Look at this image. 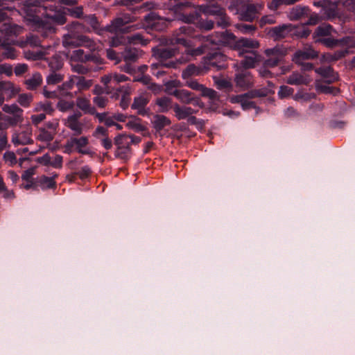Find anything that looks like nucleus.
<instances>
[{
	"instance_id": "obj_1",
	"label": "nucleus",
	"mask_w": 355,
	"mask_h": 355,
	"mask_svg": "<svg viewBox=\"0 0 355 355\" xmlns=\"http://www.w3.org/2000/svg\"><path fill=\"white\" fill-rule=\"evenodd\" d=\"M206 38V42L217 46H230L235 50H240L243 48L257 49L259 46V42L252 39L241 38L236 40V37L228 31L216 32L206 37L196 34L194 28L190 26H181L175 32V42L186 47L185 53L187 57L200 55L205 52V46L201 45L194 48V39Z\"/></svg>"
},
{
	"instance_id": "obj_2",
	"label": "nucleus",
	"mask_w": 355,
	"mask_h": 355,
	"mask_svg": "<svg viewBox=\"0 0 355 355\" xmlns=\"http://www.w3.org/2000/svg\"><path fill=\"white\" fill-rule=\"evenodd\" d=\"M153 55L159 60V63L151 64L152 74L159 77L165 73L164 68L176 69L180 64L187 62L189 58L184 59L183 57L175 60H168L178 53L176 48L155 46L152 49Z\"/></svg>"
},
{
	"instance_id": "obj_3",
	"label": "nucleus",
	"mask_w": 355,
	"mask_h": 355,
	"mask_svg": "<svg viewBox=\"0 0 355 355\" xmlns=\"http://www.w3.org/2000/svg\"><path fill=\"white\" fill-rule=\"evenodd\" d=\"M24 28L15 24H5L0 26V47L4 51L2 56L6 59L14 60L17 56L16 49L12 46L17 43V37Z\"/></svg>"
},
{
	"instance_id": "obj_4",
	"label": "nucleus",
	"mask_w": 355,
	"mask_h": 355,
	"mask_svg": "<svg viewBox=\"0 0 355 355\" xmlns=\"http://www.w3.org/2000/svg\"><path fill=\"white\" fill-rule=\"evenodd\" d=\"M176 19L187 24H196V26L201 30L209 31L214 26V22L212 20H204L201 18L200 12L196 9L193 3L182 13H179Z\"/></svg>"
},
{
	"instance_id": "obj_5",
	"label": "nucleus",
	"mask_w": 355,
	"mask_h": 355,
	"mask_svg": "<svg viewBox=\"0 0 355 355\" xmlns=\"http://www.w3.org/2000/svg\"><path fill=\"white\" fill-rule=\"evenodd\" d=\"M141 139L134 135H119L114 139V144L116 146L115 151L116 157L128 160L132 155L131 145L138 144Z\"/></svg>"
},
{
	"instance_id": "obj_6",
	"label": "nucleus",
	"mask_w": 355,
	"mask_h": 355,
	"mask_svg": "<svg viewBox=\"0 0 355 355\" xmlns=\"http://www.w3.org/2000/svg\"><path fill=\"white\" fill-rule=\"evenodd\" d=\"M129 80L128 77L117 73H112L101 77V83L105 86L107 94H111L112 98H118L122 93L123 87H118V84Z\"/></svg>"
},
{
	"instance_id": "obj_7",
	"label": "nucleus",
	"mask_w": 355,
	"mask_h": 355,
	"mask_svg": "<svg viewBox=\"0 0 355 355\" xmlns=\"http://www.w3.org/2000/svg\"><path fill=\"white\" fill-rule=\"evenodd\" d=\"M268 94L266 89H252L250 92L239 95H234L230 98L232 103H239L244 110L255 109L256 103L251 99L257 97H264Z\"/></svg>"
},
{
	"instance_id": "obj_8",
	"label": "nucleus",
	"mask_w": 355,
	"mask_h": 355,
	"mask_svg": "<svg viewBox=\"0 0 355 355\" xmlns=\"http://www.w3.org/2000/svg\"><path fill=\"white\" fill-rule=\"evenodd\" d=\"M206 73L210 70L218 71L227 67V57L218 51L209 53L201 61Z\"/></svg>"
},
{
	"instance_id": "obj_9",
	"label": "nucleus",
	"mask_w": 355,
	"mask_h": 355,
	"mask_svg": "<svg viewBox=\"0 0 355 355\" xmlns=\"http://www.w3.org/2000/svg\"><path fill=\"white\" fill-rule=\"evenodd\" d=\"M38 33L41 35V37L43 38H49L51 42L48 44L46 46H41L40 50H28L25 51V58L27 60H44L46 59V56L51 54V52H55V46L58 44V42L54 39L55 35H53L52 37H44L42 35L41 32L37 31Z\"/></svg>"
},
{
	"instance_id": "obj_10",
	"label": "nucleus",
	"mask_w": 355,
	"mask_h": 355,
	"mask_svg": "<svg viewBox=\"0 0 355 355\" xmlns=\"http://www.w3.org/2000/svg\"><path fill=\"white\" fill-rule=\"evenodd\" d=\"M171 21V19L162 17L155 12H150L144 17L141 27L150 28L156 31H163L167 28Z\"/></svg>"
},
{
	"instance_id": "obj_11",
	"label": "nucleus",
	"mask_w": 355,
	"mask_h": 355,
	"mask_svg": "<svg viewBox=\"0 0 355 355\" xmlns=\"http://www.w3.org/2000/svg\"><path fill=\"white\" fill-rule=\"evenodd\" d=\"M69 33L64 35L62 37V45L64 47L78 46L79 33L84 31V25L78 21H73L66 26Z\"/></svg>"
},
{
	"instance_id": "obj_12",
	"label": "nucleus",
	"mask_w": 355,
	"mask_h": 355,
	"mask_svg": "<svg viewBox=\"0 0 355 355\" xmlns=\"http://www.w3.org/2000/svg\"><path fill=\"white\" fill-rule=\"evenodd\" d=\"M76 85L74 76H71L69 79L64 82L60 86L58 87V91L49 92L46 89H44V94L46 98H52L55 97H67L73 99L76 95L77 92H72L71 90Z\"/></svg>"
},
{
	"instance_id": "obj_13",
	"label": "nucleus",
	"mask_w": 355,
	"mask_h": 355,
	"mask_svg": "<svg viewBox=\"0 0 355 355\" xmlns=\"http://www.w3.org/2000/svg\"><path fill=\"white\" fill-rule=\"evenodd\" d=\"M136 21V18L130 14H124L121 17L114 19L110 25L105 27V32L112 33H116L117 32H129L130 28L137 29L139 28L138 25L132 26L126 28V30H123V27L130 23Z\"/></svg>"
},
{
	"instance_id": "obj_14",
	"label": "nucleus",
	"mask_w": 355,
	"mask_h": 355,
	"mask_svg": "<svg viewBox=\"0 0 355 355\" xmlns=\"http://www.w3.org/2000/svg\"><path fill=\"white\" fill-rule=\"evenodd\" d=\"M88 144L89 139L87 137H71L65 144L64 152L71 153L73 150H76L80 154L89 155L90 150Z\"/></svg>"
},
{
	"instance_id": "obj_15",
	"label": "nucleus",
	"mask_w": 355,
	"mask_h": 355,
	"mask_svg": "<svg viewBox=\"0 0 355 355\" xmlns=\"http://www.w3.org/2000/svg\"><path fill=\"white\" fill-rule=\"evenodd\" d=\"M318 57V53L311 48H306L303 50L297 51L293 57V61L296 64L302 65L304 70L309 71L313 69V65L311 63L303 62Z\"/></svg>"
},
{
	"instance_id": "obj_16",
	"label": "nucleus",
	"mask_w": 355,
	"mask_h": 355,
	"mask_svg": "<svg viewBox=\"0 0 355 355\" xmlns=\"http://www.w3.org/2000/svg\"><path fill=\"white\" fill-rule=\"evenodd\" d=\"M293 24H284L272 27L268 31V35L275 41H279L287 37H292Z\"/></svg>"
},
{
	"instance_id": "obj_17",
	"label": "nucleus",
	"mask_w": 355,
	"mask_h": 355,
	"mask_svg": "<svg viewBox=\"0 0 355 355\" xmlns=\"http://www.w3.org/2000/svg\"><path fill=\"white\" fill-rule=\"evenodd\" d=\"M253 48H243L238 50L240 55H243L244 58L241 60V64L246 70L254 68L259 62V55Z\"/></svg>"
},
{
	"instance_id": "obj_18",
	"label": "nucleus",
	"mask_w": 355,
	"mask_h": 355,
	"mask_svg": "<svg viewBox=\"0 0 355 355\" xmlns=\"http://www.w3.org/2000/svg\"><path fill=\"white\" fill-rule=\"evenodd\" d=\"M234 82L236 87L242 90H245L253 86L254 78L250 71L243 70L235 75Z\"/></svg>"
},
{
	"instance_id": "obj_19",
	"label": "nucleus",
	"mask_w": 355,
	"mask_h": 355,
	"mask_svg": "<svg viewBox=\"0 0 355 355\" xmlns=\"http://www.w3.org/2000/svg\"><path fill=\"white\" fill-rule=\"evenodd\" d=\"M17 92V89L10 81H0V106L3 105L5 100L12 98Z\"/></svg>"
},
{
	"instance_id": "obj_20",
	"label": "nucleus",
	"mask_w": 355,
	"mask_h": 355,
	"mask_svg": "<svg viewBox=\"0 0 355 355\" xmlns=\"http://www.w3.org/2000/svg\"><path fill=\"white\" fill-rule=\"evenodd\" d=\"M70 62H81L87 63L88 62H93L94 63L98 62V58L93 53H85L83 49H77L73 51L69 56Z\"/></svg>"
},
{
	"instance_id": "obj_21",
	"label": "nucleus",
	"mask_w": 355,
	"mask_h": 355,
	"mask_svg": "<svg viewBox=\"0 0 355 355\" xmlns=\"http://www.w3.org/2000/svg\"><path fill=\"white\" fill-rule=\"evenodd\" d=\"M174 96L183 103H191L193 105H198L201 107L203 106V104L199 98L196 97L193 93L187 89L178 90L175 92V95Z\"/></svg>"
},
{
	"instance_id": "obj_22",
	"label": "nucleus",
	"mask_w": 355,
	"mask_h": 355,
	"mask_svg": "<svg viewBox=\"0 0 355 355\" xmlns=\"http://www.w3.org/2000/svg\"><path fill=\"white\" fill-rule=\"evenodd\" d=\"M192 0H168L167 3V8L169 10L173 12L175 17L182 13L184 9L190 7L192 5Z\"/></svg>"
},
{
	"instance_id": "obj_23",
	"label": "nucleus",
	"mask_w": 355,
	"mask_h": 355,
	"mask_svg": "<svg viewBox=\"0 0 355 355\" xmlns=\"http://www.w3.org/2000/svg\"><path fill=\"white\" fill-rule=\"evenodd\" d=\"M144 54L141 49L132 47H126L123 51L121 52V60L125 62H135Z\"/></svg>"
},
{
	"instance_id": "obj_24",
	"label": "nucleus",
	"mask_w": 355,
	"mask_h": 355,
	"mask_svg": "<svg viewBox=\"0 0 355 355\" xmlns=\"http://www.w3.org/2000/svg\"><path fill=\"white\" fill-rule=\"evenodd\" d=\"M58 177L57 173H52L51 177L42 175L36 179V184L42 189H55L57 187L55 179Z\"/></svg>"
},
{
	"instance_id": "obj_25",
	"label": "nucleus",
	"mask_w": 355,
	"mask_h": 355,
	"mask_svg": "<svg viewBox=\"0 0 355 355\" xmlns=\"http://www.w3.org/2000/svg\"><path fill=\"white\" fill-rule=\"evenodd\" d=\"M80 113H75L68 116L66 125L74 132L75 135H80L83 132V125L79 121Z\"/></svg>"
},
{
	"instance_id": "obj_26",
	"label": "nucleus",
	"mask_w": 355,
	"mask_h": 355,
	"mask_svg": "<svg viewBox=\"0 0 355 355\" xmlns=\"http://www.w3.org/2000/svg\"><path fill=\"white\" fill-rule=\"evenodd\" d=\"M316 7H321L324 10V14L329 18L334 17L336 15L337 6L335 3L329 0H319L313 2Z\"/></svg>"
},
{
	"instance_id": "obj_27",
	"label": "nucleus",
	"mask_w": 355,
	"mask_h": 355,
	"mask_svg": "<svg viewBox=\"0 0 355 355\" xmlns=\"http://www.w3.org/2000/svg\"><path fill=\"white\" fill-rule=\"evenodd\" d=\"M315 72L322 77L324 83L328 84L332 83L338 79V74L331 67H318L315 69Z\"/></svg>"
},
{
	"instance_id": "obj_28",
	"label": "nucleus",
	"mask_w": 355,
	"mask_h": 355,
	"mask_svg": "<svg viewBox=\"0 0 355 355\" xmlns=\"http://www.w3.org/2000/svg\"><path fill=\"white\" fill-rule=\"evenodd\" d=\"M205 73H207L206 71L201 63L199 66H196L194 64H190L184 70H183L182 73V78L184 80H188L191 79L192 76H201Z\"/></svg>"
},
{
	"instance_id": "obj_29",
	"label": "nucleus",
	"mask_w": 355,
	"mask_h": 355,
	"mask_svg": "<svg viewBox=\"0 0 355 355\" xmlns=\"http://www.w3.org/2000/svg\"><path fill=\"white\" fill-rule=\"evenodd\" d=\"M32 134L29 130H24L12 135V142L15 146L27 145L33 142Z\"/></svg>"
},
{
	"instance_id": "obj_30",
	"label": "nucleus",
	"mask_w": 355,
	"mask_h": 355,
	"mask_svg": "<svg viewBox=\"0 0 355 355\" xmlns=\"http://www.w3.org/2000/svg\"><path fill=\"white\" fill-rule=\"evenodd\" d=\"M225 9L221 7L220 5L215 4H207V5H200L198 6V12H202L207 15H212L215 16L216 18L223 14V12Z\"/></svg>"
},
{
	"instance_id": "obj_31",
	"label": "nucleus",
	"mask_w": 355,
	"mask_h": 355,
	"mask_svg": "<svg viewBox=\"0 0 355 355\" xmlns=\"http://www.w3.org/2000/svg\"><path fill=\"white\" fill-rule=\"evenodd\" d=\"M173 109L175 113V116L178 120L187 119L189 116H190V115L198 112L197 110H194L191 107L184 105L180 106L178 104L174 105Z\"/></svg>"
},
{
	"instance_id": "obj_32",
	"label": "nucleus",
	"mask_w": 355,
	"mask_h": 355,
	"mask_svg": "<svg viewBox=\"0 0 355 355\" xmlns=\"http://www.w3.org/2000/svg\"><path fill=\"white\" fill-rule=\"evenodd\" d=\"M311 10L307 6H297L291 9L288 17L291 20H299L308 17Z\"/></svg>"
},
{
	"instance_id": "obj_33",
	"label": "nucleus",
	"mask_w": 355,
	"mask_h": 355,
	"mask_svg": "<svg viewBox=\"0 0 355 355\" xmlns=\"http://www.w3.org/2000/svg\"><path fill=\"white\" fill-rule=\"evenodd\" d=\"M258 8L255 4H247L241 12V17L245 21H252L257 17Z\"/></svg>"
},
{
	"instance_id": "obj_34",
	"label": "nucleus",
	"mask_w": 355,
	"mask_h": 355,
	"mask_svg": "<svg viewBox=\"0 0 355 355\" xmlns=\"http://www.w3.org/2000/svg\"><path fill=\"white\" fill-rule=\"evenodd\" d=\"M55 53L49 58L46 56V59L44 61L46 62L48 66L50 69V71H60L64 65V59L62 55Z\"/></svg>"
},
{
	"instance_id": "obj_35",
	"label": "nucleus",
	"mask_w": 355,
	"mask_h": 355,
	"mask_svg": "<svg viewBox=\"0 0 355 355\" xmlns=\"http://www.w3.org/2000/svg\"><path fill=\"white\" fill-rule=\"evenodd\" d=\"M94 93L97 94V96L94 97L93 99L94 104L97 105L98 107H105L108 102L107 98L102 95L103 94H107L106 93L105 87L103 88L101 86L96 85L94 89Z\"/></svg>"
},
{
	"instance_id": "obj_36",
	"label": "nucleus",
	"mask_w": 355,
	"mask_h": 355,
	"mask_svg": "<svg viewBox=\"0 0 355 355\" xmlns=\"http://www.w3.org/2000/svg\"><path fill=\"white\" fill-rule=\"evenodd\" d=\"M85 21L89 24L93 31L98 35H102L105 31V28H101L100 23L94 15H86L84 17Z\"/></svg>"
},
{
	"instance_id": "obj_37",
	"label": "nucleus",
	"mask_w": 355,
	"mask_h": 355,
	"mask_svg": "<svg viewBox=\"0 0 355 355\" xmlns=\"http://www.w3.org/2000/svg\"><path fill=\"white\" fill-rule=\"evenodd\" d=\"M153 127L157 131H161L171 124V120L164 115L157 114L154 117Z\"/></svg>"
},
{
	"instance_id": "obj_38",
	"label": "nucleus",
	"mask_w": 355,
	"mask_h": 355,
	"mask_svg": "<svg viewBox=\"0 0 355 355\" xmlns=\"http://www.w3.org/2000/svg\"><path fill=\"white\" fill-rule=\"evenodd\" d=\"M287 83L290 85H307L309 80L306 77L298 72H293L287 79Z\"/></svg>"
},
{
	"instance_id": "obj_39",
	"label": "nucleus",
	"mask_w": 355,
	"mask_h": 355,
	"mask_svg": "<svg viewBox=\"0 0 355 355\" xmlns=\"http://www.w3.org/2000/svg\"><path fill=\"white\" fill-rule=\"evenodd\" d=\"M74 78L78 92L87 90L93 84L92 80H87L83 76H74Z\"/></svg>"
},
{
	"instance_id": "obj_40",
	"label": "nucleus",
	"mask_w": 355,
	"mask_h": 355,
	"mask_svg": "<svg viewBox=\"0 0 355 355\" xmlns=\"http://www.w3.org/2000/svg\"><path fill=\"white\" fill-rule=\"evenodd\" d=\"M76 105L85 113L94 114L95 112V108L91 105L89 100L86 98L78 97Z\"/></svg>"
},
{
	"instance_id": "obj_41",
	"label": "nucleus",
	"mask_w": 355,
	"mask_h": 355,
	"mask_svg": "<svg viewBox=\"0 0 355 355\" xmlns=\"http://www.w3.org/2000/svg\"><path fill=\"white\" fill-rule=\"evenodd\" d=\"M148 98L145 95H140L139 96L135 98L131 107L133 110H137L139 114H142V111L148 103Z\"/></svg>"
},
{
	"instance_id": "obj_42",
	"label": "nucleus",
	"mask_w": 355,
	"mask_h": 355,
	"mask_svg": "<svg viewBox=\"0 0 355 355\" xmlns=\"http://www.w3.org/2000/svg\"><path fill=\"white\" fill-rule=\"evenodd\" d=\"M264 53L267 57H279L282 59L286 53V49L283 46L277 45L273 48L266 49Z\"/></svg>"
},
{
	"instance_id": "obj_43",
	"label": "nucleus",
	"mask_w": 355,
	"mask_h": 355,
	"mask_svg": "<svg viewBox=\"0 0 355 355\" xmlns=\"http://www.w3.org/2000/svg\"><path fill=\"white\" fill-rule=\"evenodd\" d=\"M333 27L329 24L320 25L313 33V37L316 40L318 37L329 36L331 34Z\"/></svg>"
},
{
	"instance_id": "obj_44",
	"label": "nucleus",
	"mask_w": 355,
	"mask_h": 355,
	"mask_svg": "<svg viewBox=\"0 0 355 355\" xmlns=\"http://www.w3.org/2000/svg\"><path fill=\"white\" fill-rule=\"evenodd\" d=\"M42 83V75L39 73H34L30 78L26 80V85L28 89L33 90Z\"/></svg>"
},
{
	"instance_id": "obj_45",
	"label": "nucleus",
	"mask_w": 355,
	"mask_h": 355,
	"mask_svg": "<svg viewBox=\"0 0 355 355\" xmlns=\"http://www.w3.org/2000/svg\"><path fill=\"white\" fill-rule=\"evenodd\" d=\"M2 109L6 113L12 114L17 121L22 116L23 110L16 104L4 105Z\"/></svg>"
},
{
	"instance_id": "obj_46",
	"label": "nucleus",
	"mask_w": 355,
	"mask_h": 355,
	"mask_svg": "<svg viewBox=\"0 0 355 355\" xmlns=\"http://www.w3.org/2000/svg\"><path fill=\"white\" fill-rule=\"evenodd\" d=\"M217 89L226 92L232 91V83L230 80L223 78H214Z\"/></svg>"
},
{
	"instance_id": "obj_47",
	"label": "nucleus",
	"mask_w": 355,
	"mask_h": 355,
	"mask_svg": "<svg viewBox=\"0 0 355 355\" xmlns=\"http://www.w3.org/2000/svg\"><path fill=\"white\" fill-rule=\"evenodd\" d=\"M150 40L145 39L141 33H135L127 37V43L130 44H141L146 46Z\"/></svg>"
},
{
	"instance_id": "obj_48",
	"label": "nucleus",
	"mask_w": 355,
	"mask_h": 355,
	"mask_svg": "<svg viewBox=\"0 0 355 355\" xmlns=\"http://www.w3.org/2000/svg\"><path fill=\"white\" fill-rule=\"evenodd\" d=\"M79 46L88 48L91 51H94L98 49L97 44L89 37L80 35L78 36Z\"/></svg>"
},
{
	"instance_id": "obj_49",
	"label": "nucleus",
	"mask_w": 355,
	"mask_h": 355,
	"mask_svg": "<svg viewBox=\"0 0 355 355\" xmlns=\"http://www.w3.org/2000/svg\"><path fill=\"white\" fill-rule=\"evenodd\" d=\"M310 34L311 31L307 27L293 25L292 37L306 38Z\"/></svg>"
},
{
	"instance_id": "obj_50",
	"label": "nucleus",
	"mask_w": 355,
	"mask_h": 355,
	"mask_svg": "<svg viewBox=\"0 0 355 355\" xmlns=\"http://www.w3.org/2000/svg\"><path fill=\"white\" fill-rule=\"evenodd\" d=\"M64 79V75L59 73V71H51L49 75L46 77L48 85H55L61 83Z\"/></svg>"
},
{
	"instance_id": "obj_51",
	"label": "nucleus",
	"mask_w": 355,
	"mask_h": 355,
	"mask_svg": "<svg viewBox=\"0 0 355 355\" xmlns=\"http://www.w3.org/2000/svg\"><path fill=\"white\" fill-rule=\"evenodd\" d=\"M181 86V83L178 80H172L165 84L166 92L170 95L175 96V92L180 90L178 87Z\"/></svg>"
},
{
	"instance_id": "obj_52",
	"label": "nucleus",
	"mask_w": 355,
	"mask_h": 355,
	"mask_svg": "<svg viewBox=\"0 0 355 355\" xmlns=\"http://www.w3.org/2000/svg\"><path fill=\"white\" fill-rule=\"evenodd\" d=\"M71 70L79 74H87L91 69L86 65V63L73 62L71 63Z\"/></svg>"
},
{
	"instance_id": "obj_53",
	"label": "nucleus",
	"mask_w": 355,
	"mask_h": 355,
	"mask_svg": "<svg viewBox=\"0 0 355 355\" xmlns=\"http://www.w3.org/2000/svg\"><path fill=\"white\" fill-rule=\"evenodd\" d=\"M42 41L38 35H34L33 33H29L26 35V41L24 42L26 45H29L31 46H43L42 44Z\"/></svg>"
},
{
	"instance_id": "obj_54",
	"label": "nucleus",
	"mask_w": 355,
	"mask_h": 355,
	"mask_svg": "<svg viewBox=\"0 0 355 355\" xmlns=\"http://www.w3.org/2000/svg\"><path fill=\"white\" fill-rule=\"evenodd\" d=\"M157 105L160 107L161 112H167L171 107V100L168 97L163 96L157 98Z\"/></svg>"
},
{
	"instance_id": "obj_55",
	"label": "nucleus",
	"mask_w": 355,
	"mask_h": 355,
	"mask_svg": "<svg viewBox=\"0 0 355 355\" xmlns=\"http://www.w3.org/2000/svg\"><path fill=\"white\" fill-rule=\"evenodd\" d=\"M216 19L217 25L223 28H225L230 25V17L226 14L225 10L223 12V14L218 16Z\"/></svg>"
},
{
	"instance_id": "obj_56",
	"label": "nucleus",
	"mask_w": 355,
	"mask_h": 355,
	"mask_svg": "<svg viewBox=\"0 0 355 355\" xmlns=\"http://www.w3.org/2000/svg\"><path fill=\"white\" fill-rule=\"evenodd\" d=\"M55 134L52 133L49 130H46V128H41L40 129V133L38 135V138L40 140L49 142L52 141L54 138Z\"/></svg>"
},
{
	"instance_id": "obj_57",
	"label": "nucleus",
	"mask_w": 355,
	"mask_h": 355,
	"mask_svg": "<svg viewBox=\"0 0 355 355\" xmlns=\"http://www.w3.org/2000/svg\"><path fill=\"white\" fill-rule=\"evenodd\" d=\"M151 80V78L148 75L145 74H141L134 79V81L140 82L144 85H147L149 89H153L156 85L153 83Z\"/></svg>"
},
{
	"instance_id": "obj_58",
	"label": "nucleus",
	"mask_w": 355,
	"mask_h": 355,
	"mask_svg": "<svg viewBox=\"0 0 355 355\" xmlns=\"http://www.w3.org/2000/svg\"><path fill=\"white\" fill-rule=\"evenodd\" d=\"M317 87L318 90L324 94H331L333 95H336L339 93V89L336 87L329 86L328 85H318Z\"/></svg>"
},
{
	"instance_id": "obj_59",
	"label": "nucleus",
	"mask_w": 355,
	"mask_h": 355,
	"mask_svg": "<svg viewBox=\"0 0 355 355\" xmlns=\"http://www.w3.org/2000/svg\"><path fill=\"white\" fill-rule=\"evenodd\" d=\"M200 92L202 96L208 97L211 101L218 100L219 98L218 93L215 90L213 89L207 88L205 86Z\"/></svg>"
},
{
	"instance_id": "obj_60",
	"label": "nucleus",
	"mask_w": 355,
	"mask_h": 355,
	"mask_svg": "<svg viewBox=\"0 0 355 355\" xmlns=\"http://www.w3.org/2000/svg\"><path fill=\"white\" fill-rule=\"evenodd\" d=\"M73 105L74 103L72 101V99H71V101H64L60 99L58 103L57 107L59 109V110L62 112H65L72 109L73 107Z\"/></svg>"
},
{
	"instance_id": "obj_61",
	"label": "nucleus",
	"mask_w": 355,
	"mask_h": 355,
	"mask_svg": "<svg viewBox=\"0 0 355 355\" xmlns=\"http://www.w3.org/2000/svg\"><path fill=\"white\" fill-rule=\"evenodd\" d=\"M127 43V37L123 35H116L110 40V45L112 47H117Z\"/></svg>"
},
{
	"instance_id": "obj_62",
	"label": "nucleus",
	"mask_w": 355,
	"mask_h": 355,
	"mask_svg": "<svg viewBox=\"0 0 355 355\" xmlns=\"http://www.w3.org/2000/svg\"><path fill=\"white\" fill-rule=\"evenodd\" d=\"M3 159L10 166L15 165L17 162L15 154L11 151H7L4 153Z\"/></svg>"
},
{
	"instance_id": "obj_63",
	"label": "nucleus",
	"mask_w": 355,
	"mask_h": 355,
	"mask_svg": "<svg viewBox=\"0 0 355 355\" xmlns=\"http://www.w3.org/2000/svg\"><path fill=\"white\" fill-rule=\"evenodd\" d=\"M32 100V96L27 94H21L18 97V103L23 107L29 106Z\"/></svg>"
},
{
	"instance_id": "obj_64",
	"label": "nucleus",
	"mask_w": 355,
	"mask_h": 355,
	"mask_svg": "<svg viewBox=\"0 0 355 355\" xmlns=\"http://www.w3.org/2000/svg\"><path fill=\"white\" fill-rule=\"evenodd\" d=\"M78 178L83 180L89 178L92 174V170L89 166H83L78 172Z\"/></svg>"
}]
</instances>
